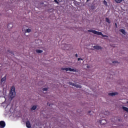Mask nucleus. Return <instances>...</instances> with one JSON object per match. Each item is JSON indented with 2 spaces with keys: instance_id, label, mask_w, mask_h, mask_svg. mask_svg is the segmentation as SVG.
I'll return each mask as SVG.
<instances>
[{
  "instance_id": "obj_22",
  "label": "nucleus",
  "mask_w": 128,
  "mask_h": 128,
  "mask_svg": "<svg viewBox=\"0 0 128 128\" xmlns=\"http://www.w3.org/2000/svg\"><path fill=\"white\" fill-rule=\"evenodd\" d=\"M8 52H10V54H14V52H12V51H10V50H8Z\"/></svg>"
},
{
  "instance_id": "obj_30",
  "label": "nucleus",
  "mask_w": 128,
  "mask_h": 128,
  "mask_svg": "<svg viewBox=\"0 0 128 128\" xmlns=\"http://www.w3.org/2000/svg\"><path fill=\"white\" fill-rule=\"evenodd\" d=\"M91 112H92V111H88V114H90Z\"/></svg>"
},
{
  "instance_id": "obj_32",
  "label": "nucleus",
  "mask_w": 128,
  "mask_h": 128,
  "mask_svg": "<svg viewBox=\"0 0 128 128\" xmlns=\"http://www.w3.org/2000/svg\"><path fill=\"white\" fill-rule=\"evenodd\" d=\"M49 106H50V104Z\"/></svg>"
},
{
  "instance_id": "obj_25",
  "label": "nucleus",
  "mask_w": 128,
  "mask_h": 128,
  "mask_svg": "<svg viewBox=\"0 0 128 128\" xmlns=\"http://www.w3.org/2000/svg\"><path fill=\"white\" fill-rule=\"evenodd\" d=\"M78 62H80V60H82V58H78Z\"/></svg>"
},
{
  "instance_id": "obj_24",
  "label": "nucleus",
  "mask_w": 128,
  "mask_h": 128,
  "mask_svg": "<svg viewBox=\"0 0 128 128\" xmlns=\"http://www.w3.org/2000/svg\"><path fill=\"white\" fill-rule=\"evenodd\" d=\"M54 2H56L58 4V0H54Z\"/></svg>"
},
{
  "instance_id": "obj_21",
  "label": "nucleus",
  "mask_w": 128,
  "mask_h": 128,
  "mask_svg": "<svg viewBox=\"0 0 128 128\" xmlns=\"http://www.w3.org/2000/svg\"><path fill=\"white\" fill-rule=\"evenodd\" d=\"M42 90L43 92H46V90H48V88H44L42 89Z\"/></svg>"
},
{
  "instance_id": "obj_7",
  "label": "nucleus",
  "mask_w": 128,
  "mask_h": 128,
  "mask_svg": "<svg viewBox=\"0 0 128 128\" xmlns=\"http://www.w3.org/2000/svg\"><path fill=\"white\" fill-rule=\"evenodd\" d=\"M100 124H106V120L102 119L100 120Z\"/></svg>"
},
{
  "instance_id": "obj_9",
  "label": "nucleus",
  "mask_w": 128,
  "mask_h": 128,
  "mask_svg": "<svg viewBox=\"0 0 128 128\" xmlns=\"http://www.w3.org/2000/svg\"><path fill=\"white\" fill-rule=\"evenodd\" d=\"M108 96H116L118 94V92H110L108 94Z\"/></svg>"
},
{
  "instance_id": "obj_5",
  "label": "nucleus",
  "mask_w": 128,
  "mask_h": 128,
  "mask_svg": "<svg viewBox=\"0 0 128 128\" xmlns=\"http://www.w3.org/2000/svg\"><path fill=\"white\" fill-rule=\"evenodd\" d=\"M94 50H102V48L100 46H93Z\"/></svg>"
},
{
  "instance_id": "obj_18",
  "label": "nucleus",
  "mask_w": 128,
  "mask_h": 128,
  "mask_svg": "<svg viewBox=\"0 0 128 128\" xmlns=\"http://www.w3.org/2000/svg\"><path fill=\"white\" fill-rule=\"evenodd\" d=\"M69 71L70 72H76V70H74V68H69Z\"/></svg>"
},
{
  "instance_id": "obj_33",
  "label": "nucleus",
  "mask_w": 128,
  "mask_h": 128,
  "mask_svg": "<svg viewBox=\"0 0 128 128\" xmlns=\"http://www.w3.org/2000/svg\"><path fill=\"white\" fill-rule=\"evenodd\" d=\"M0 16H2V14H0Z\"/></svg>"
},
{
  "instance_id": "obj_8",
  "label": "nucleus",
  "mask_w": 128,
  "mask_h": 128,
  "mask_svg": "<svg viewBox=\"0 0 128 128\" xmlns=\"http://www.w3.org/2000/svg\"><path fill=\"white\" fill-rule=\"evenodd\" d=\"M22 31L24 32V31L25 32V33L26 34V32H32V30H30V28H28L27 30H24V28H22Z\"/></svg>"
},
{
  "instance_id": "obj_23",
  "label": "nucleus",
  "mask_w": 128,
  "mask_h": 128,
  "mask_svg": "<svg viewBox=\"0 0 128 128\" xmlns=\"http://www.w3.org/2000/svg\"><path fill=\"white\" fill-rule=\"evenodd\" d=\"M112 63L113 64H118V61H113Z\"/></svg>"
},
{
  "instance_id": "obj_28",
  "label": "nucleus",
  "mask_w": 128,
  "mask_h": 128,
  "mask_svg": "<svg viewBox=\"0 0 128 128\" xmlns=\"http://www.w3.org/2000/svg\"><path fill=\"white\" fill-rule=\"evenodd\" d=\"M91 8H92V10H94V6H92Z\"/></svg>"
},
{
  "instance_id": "obj_16",
  "label": "nucleus",
  "mask_w": 128,
  "mask_h": 128,
  "mask_svg": "<svg viewBox=\"0 0 128 128\" xmlns=\"http://www.w3.org/2000/svg\"><path fill=\"white\" fill-rule=\"evenodd\" d=\"M36 52H37V54H42V50H36Z\"/></svg>"
},
{
  "instance_id": "obj_17",
  "label": "nucleus",
  "mask_w": 128,
  "mask_h": 128,
  "mask_svg": "<svg viewBox=\"0 0 128 128\" xmlns=\"http://www.w3.org/2000/svg\"><path fill=\"white\" fill-rule=\"evenodd\" d=\"M106 22L108 24H110V19L108 18H106Z\"/></svg>"
},
{
  "instance_id": "obj_19",
  "label": "nucleus",
  "mask_w": 128,
  "mask_h": 128,
  "mask_svg": "<svg viewBox=\"0 0 128 128\" xmlns=\"http://www.w3.org/2000/svg\"><path fill=\"white\" fill-rule=\"evenodd\" d=\"M115 2L116 4H120L122 2V0H115Z\"/></svg>"
},
{
  "instance_id": "obj_29",
  "label": "nucleus",
  "mask_w": 128,
  "mask_h": 128,
  "mask_svg": "<svg viewBox=\"0 0 128 128\" xmlns=\"http://www.w3.org/2000/svg\"><path fill=\"white\" fill-rule=\"evenodd\" d=\"M87 68H90V66H87Z\"/></svg>"
},
{
  "instance_id": "obj_6",
  "label": "nucleus",
  "mask_w": 128,
  "mask_h": 128,
  "mask_svg": "<svg viewBox=\"0 0 128 128\" xmlns=\"http://www.w3.org/2000/svg\"><path fill=\"white\" fill-rule=\"evenodd\" d=\"M26 126L28 128H32V124H30V121L26 122Z\"/></svg>"
},
{
  "instance_id": "obj_13",
  "label": "nucleus",
  "mask_w": 128,
  "mask_h": 128,
  "mask_svg": "<svg viewBox=\"0 0 128 128\" xmlns=\"http://www.w3.org/2000/svg\"><path fill=\"white\" fill-rule=\"evenodd\" d=\"M36 106L34 105L31 108L30 110H36Z\"/></svg>"
},
{
  "instance_id": "obj_11",
  "label": "nucleus",
  "mask_w": 128,
  "mask_h": 128,
  "mask_svg": "<svg viewBox=\"0 0 128 128\" xmlns=\"http://www.w3.org/2000/svg\"><path fill=\"white\" fill-rule=\"evenodd\" d=\"M6 75L1 79V82H6Z\"/></svg>"
},
{
  "instance_id": "obj_3",
  "label": "nucleus",
  "mask_w": 128,
  "mask_h": 128,
  "mask_svg": "<svg viewBox=\"0 0 128 128\" xmlns=\"http://www.w3.org/2000/svg\"><path fill=\"white\" fill-rule=\"evenodd\" d=\"M6 127V122L4 120L0 121V128H4Z\"/></svg>"
},
{
  "instance_id": "obj_15",
  "label": "nucleus",
  "mask_w": 128,
  "mask_h": 128,
  "mask_svg": "<svg viewBox=\"0 0 128 128\" xmlns=\"http://www.w3.org/2000/svg\"><path fill=\"white\" fill-rule=\"evenodd\" d=\"M12 26H14L12 25V24L9 23L8 25V28H12Z\"/></svg>"
},
{
  "instance_id": "obj_31",
  "label": "nucleus",
  "mask_w": 128,
  "mask_h": 128,
  "mask_svg": "<svg viewBox=\"0 0 128 128\" xmlns=\"http://www.w3.org/2000/svg\"><path fill=\"white\" fill-rule=\"evenodd\" d=\"M90 0H86V2H90Z\"/></svg>"
},
{
  "instance_id": "obj_12",
  "label": "nucleus",
  "mask_w": 128,
  "mask_h": 128,
  "mask_svg": "<svg viewBox=\"0 0 128 128\" xmlns=\"http://www.w3.org/2000/svg\"><path fill=\"white\" fill-rule=\"evenodd\" d=\"M70 68H61L62 70H66V72H68V70H70Z\"/></svg>"
},
{
  "instance_id": "obj_1",
  "label": "nucleus",
  "mask_w": 128,
  "mask_h": 128,
  "mask_svg": "<svg viewBox=\"0 0 128 128\" xmlns=\"http://www.w3.org/2000/svg\"><path fill=\"white\" fill-rule=\"evenodd\" d=\"M88 32H92L94 34H97V36H102L103 38H108V36L106 35H104L102 32H98L95 30H88Z\"/></svg>"
},
{
  "instance_id": "obj_10",
  "label": "nucleus",
  "mask_w": 128,
  "mask_h": 128,
  "mask_svg": "<svg viewBox=\"0 0 128 128\" xmlns=\"http://www.w3.org/2000/svg\"><path fill=\"white\" fill-rule=\"evenodd\" d=\"M120 32H122V34H124V36H126V30H124V29H120L119 30Z\"/></svg>"
},
{
  "instance_id": "obj_4",
  "label": "nucleus",
  "mask_w": 128,
  "mask_h": 128,
  "mask_svg": "<svg viewBox=\"0 0 128 128\" xmlns=\"http://www.w3.org/2000/svg\"><path fill=\"white\" fill-rule=\"evenodd\" d=\"M71 84L72 86H75V88H82V86L80 84L72 83Z\"/></svg>"
},
{
  "instance_id": "obj_20",
  "label": "nucleus",
  "mask_w": 128,
  "mask_h": 128,
  "mask_svg": "<svg viewBox=\"0 0 128 128\" xmlns=\"http://www.w3.org/2000/svg\"><path fill=\"white\" fill-rule=\"evenodd\" d=\"M103 2H104V4L105 6H108V2L106 0H104Z\"/></svg>"
},
{
  "instance_id": "obj_27",
  "label": "nucleus",
  "mask_w": 128,
  "mask_h": 128,
  "mask_svg": "<svg viewBox=\"0 0 128 128\" xmlns=\"http://www.w3.org/2000/svg\"><path fill=\"white\" fill-rule=\"evenodd\" d=\"M75 56H76V58H78V54H75Z\"/></svg>"
},
{
  "instance_id": "obj_2",
  "label": "nucleus",
  "mask_w": 128,
  "mask_h": 128,
  "mask_svg": "<svg viewBox=\"0 0 128 128\" xmlns=\"http://www.w3.org/2000/svg\"><path fill=\"white\" fill-rule=\"evenodd\" d=\"M10 96L11 98H14L16 96V88L12 86L10 91Z\"/></svg>"
},
{
  "instance_id": "obj_26",
  "label": "nucleus",
  "mask_w": 128,
  "mask_h": 128,
  "mask_svg": "<svg viewBox=\"0 0 128 128\" xmlns=\"http://www.w3.org/2000/svg\"><path fill=\"white\" fill-rule=\"evenodd\" d=\"M115 26L116 28H118V24H116V23H115Z\"/></svg>"
},
{
  "instance_id": "obj_14",
  "label": "nucleus",
  "mask_w": 128,
  "mask_h": 128,
  "mask_svg": "<svg viewBox=\"0 0 128 128\" xmlns=\"http://www.w3.org/2000/svg\"><path fill=\"white\" fill-rule=\"evenodd\" d=\"M122 110H125V112H126L128 113V108L126 107V106H122Z\"/></svg>"
}]
</instances>
